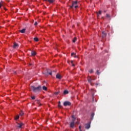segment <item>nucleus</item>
Here are the masks:
<instances>
[{"instance_id":"f257e3e1","label":"nucleus","mask_w":131,"mask_h":131,"mask_svg":"<svg viewBox=\"0 0 131 131\" xmlns=\"http://www.w3.org/2000/svg\"><path fill=\"white\" fill-rule=\"evenodd\" d=\"M72 121L70 124V126L71 128H74V127L76 124V122H75V121H76V118H75L74 116H72Z\"/></svg>"},{"instance_id":"f03ea898","label":"nucleus","mask_w":131,"mask_h":131,"mask_svg":"<svg viewBox=\"0 0 131 131\" xmlns=\"http://www.w3.org/2000/svg\"><path fill=\"white\" fill-rule=\"evenodd\" d=\"M31 88L34 93H37V92H40V91H41V86L40 85L38 86V87L31 86Z\"/></svg>"},{"instance_id":"7ed1b4c3","label":"nucleus","mask_w":131,"mask_h":131,"mask_svg":"<svg viewBox=\"0 0 131 131\" xmlns=\"http://www.w3.org/2000/svg\"><path fill=\"white\" fill-rule=\"evenodd\" d=\"M77 4H78V2H77V1L73 2L72 6H70V8L71 9H72V8L74 7L75 9H77L78 8V5H77Z\"/></svg>"},{"instance_id":"20e7f679","label":"nucleus","mask_w":131,"mask_h":131,"mask_svg":"<svg viewBox=\"0 0 131 131\" xmlns=\"http://www.w3.org/2000/svg\"><path fill=\"white\" fill-rule=\"evenodd\" d=\"M71 102L70 101H65L63 102V106L64 107H67V106H71Z\"/></svg>"},{"instance_id":"39448f33","label":"nucleus","mask_w":131,"mask_h":131,"mask_svg":"<svg viewBox=\"0 0 131 131\" xmlns=\"http://www.w3.org/2000/svg\"><path fill=\"white\" fill-rule=\"evenodd\" d=\"M52 75V71L50 69L47 70V74H45V75Z\"/></svg>"},{"instance_id":"423d86ee","label":"nucleus","mask_w":131,"mask_h":131,"mask_svg":"<svg viewBox=\"0 0 131 131\" xmlns=\"http://www.w3.org/2000/svg\"><path fill=\"white\" fill-rule=\"evenodd\" d=\"M102 38H105V37L107 36V33L105 31H102Z\"/></svg>"},{"instance_id":"0eeeda50","label":"nucleus","mask_w":131,"mask_h":131,"mask_svg":"<svg viewBox=\"0 0 131 131\" xmlns=\"http://www.w3.org/2000/svg\"><path fill=\"white\" fill-rule=\"evenodd\" d=\"M91 127V123H89L85 124V128L86 129H89Z\"/></svg>"},{"instance_id":"6e6552de","label":"nucleus","mask_w":131,"mask_h":131,"mask_svg":"<svg viewBox=\"0 0 131 131\" xmlns=\"http://www.w3.org/2000/svg\"><path fill=\"white\" fill-rule=\"evenodd\" d=\"M22 125H23V123L20 122V123H18L17 127H18V128H21L22 127Z\"/></svg>"},{"instance_id":"1a4fd4ad","label":"nucleus","mask_w":131,"mask_h":131,"mask_svg":"<svg viewBox=\"0 0 131 131\" xmlns=\"http://www.w3.org/2000/svg\"><path fill=\"white\" fill-rule=\"evenodd\" d=\"M1 9H4V10H7L6 8L4 7V2H3L2 1H1Z\"/></svg>"},{"instance_id":"9d476101","label":"nucleus","mask_w":131,"mask_h":131,"mask_svg":"<svg viewBox=\"0 0 131 131\" xmlns=\"http://www.w3.org/2000/svg\"><path fill=\"white\" fill-rule=\"evenodd\" d=\"M91 93L94 98V96L95 95V93H96V91L94 89H92L91 91Z\"/></svg>"},{"instance_id":"9b49d317","label":"nucleus","mask_w":131,"mask_h":131,"mask_svg":"<svg viewBox=\"0 0 131 131\" xmlns=\"http://www.w3.org/2000/svg\"><path fill=\"white\" fill-rule=\"evenodd\" d=\"M88 80L89 83L92 82V81L93 80V78H92V77H88Z\"/></svg>"},{"instance_id":"f8f14e48","label":"nucleus","mask_w":131,"mask_h":131,"mask_svg":"<svg viewBox=\"0 0 131 131\" xmlns=\"http://www.w3.org/2000/svg\"><path fill=\"white\" fill-rule=\"evenodd\" d=\"M56 78H58V79H61L62 78V76L60 75V74H57L56 75Z\"/></svg>"},{"instance_id":"ddd939ff","label":"nucleus","mask_w":131,"mask_h":131,"mask_svg":"<svg viewBox=\"0 0 131 131\" xmlns=\"http://www.w3.org/2000/svg\"><path fill=\"white\" fill-rule=\"evenodd\" d=\"M18 47H19V45H18V43L14 42L13 45V48L15 49Z\"/></svg>"},{"instance_id":"4468645a","label":"nucleus","mask_w":131,"mask_h":131,"mask_svg":"<svg viewBox=\"0 0 131 131\" xmlns=\"http://www.w3.org/2000/svg\"><path fill=\"white\" fill-rule=\"evenodd\" d=\"M25 31H26V29H23L22 30H20L19 31V32L21 33H25Z\"/></svg>"},{"instance_id":"2eb2a0df","label":"nucleus","mask_w":131,"mask_h":131,"mask_svg":"<svg viewBox=\"0 0 131 131\" xmlns=\"http://www.w3.org/2000/svg\"><path fill=\"white\" fill-rule=\"evenodd\" d=\"M68 94H69V92L68 90H64L63 91V95H67Z\"/></svg>"},{"instance_id":"dca6fc26","label":"nucleus","mask_w":131,"mask_h":131,"mask_svg":"<svg viewBox=\"0 0 131 131\" xmlns=\"http://www.w3.org/2000/svg\"><path fill=\"white\" fill-rule=\"evenodd\" d=\"M95 116V113H92L91 114V120L94 119V117Z\"/></svg>"},{"instance_id":"f3484780","label":"nucleus","mask_w":131,"mask_h":131,"mask_svg":"<svg viewBox=\"0 0 131 131\" xmlns=\"http://www.w3.org/2000/svg\"><path fill=\"white\" fill-rule=\"evenodd\" d=\"M43 91H48V88L46 86H43L42 88Z\"/></svg>"},{"instance_id":"a211bd4d","label":"nucleus","mask_w":131,"mask_h":131,"mask_svg":"<svg viewBox=\"0 0 131 131\" xmlns=\"http://www.w3.org/2000/svg\"><path fill=\"white\" fill-rule=\"evenodd\" d=\"M36 55V52L35 51H32L31 52V55L32 56H35Z\"/></svg>"},{"instance_id":"6ab92c4d","label":"nucleus","mask_w":131,"mask_h":131,"mask_svg":"<svg viewBox=\"0 0 131 131\" xmlns=\"http://www.w3.org/2000/svg\"><path fill=\"white\" fill-rule=\"evenodd\" d=\"M36 103H37V104H38V105H39V106H41V104H40V100H36Z\"/></svg>"},{"instance_id":"aec40b11","label":"nucleus","mask_w":131,"mask_h":131,"mask_svg":"<svg viewBox=\"0 0 131 131\" xmlns=\"http://www.w3.org/2000/svg\"><path fill=\"white\" fill-rule=\"evenodd\" d=\"M58 107H59V108H62V105H61V102L60 101H59V102H58Z\"/></svg>"},{"instance_id":"412c9836","label":"nucleus","mask_w":131,"mask_h":131,"mask_svg":"<svg viewBox=\"0 0 131 131\" xmlns=\"http://www.w3.org/2000/svg\"><path fill=\"white\" fill-rule=\"evenodd\" d=\"M101 13H102V11L99 10V13H97V17H99V15H101Z\"/></svg>"},{"instance_id":"4be33fe9","label":"nucleus","mask_w":131,"mask_h":131,"mask_svg":"<svg viewBox=\"0 0 131 131\" xmlns=\"http://www.w3.org/2000/svg\"><path fill=\"white\" fill-rule=\"evenodd\" d=\"M77 40V38L74 37V39H73V42H75Z\"/></svg>"},{"instance_id":"5701e85b","label":"nucleus","mask_w":131,"mask_h":131,"mask_svg":"<svg viewBox=\"0 0 131 131\" xmlns=\"http://www.w3.org/2000/svg\"><path fill=\"white\" fill-rule=\"evenodd\" d=\"M34 40H35V41H38V38L37 37L34 38Z\"/></svg>"},{"instance_id":"b1692460","label":"nucleus","mask_w":131,"mask_h":131,"mask_svg":"<svg viewBox=\"0 0 131 131\" xmlns=\"http://www.w3.org/2000/svg\"><path fill=\"white\" fill-rule=\"evenodd\" d=\"M19 115H20V116H23V115H24V113H23V111H21Z\"/></svg>"},{"instance_id":"393cba45","label":"nucleus","mask_w":131,"mask_h":131,"mask_svg":"<svg viewBox=\"0 0 131 131\" xmlns=\"http://www.w3.org/2000/svg\"><path fill=\"white\" fill-rule=\"evenodd\" d=\"M48 2H49L50 4L54 3V0H48Z\"/></svg>"},{"instance_id":"a878e982","label":"nucleus","mask_w":131,"mask_h":131,"mask_svg":"<svg viewBox=\"0 0 131 131\" xmlns=\"http://www.w3.org/2000/svg\"><path fill=\"white\" fill-rule=\"evenodd\" d=\"M96 72H97V74L98 75H100V72H99V70H97Z\"/></svg>"},{"instance_id":"bb28decb","label":"nucleus","mask_w":131,"mask_h":131,"mask_svg":"<svg viewBox=\"0 0 131 131\" xmlns=\"http://www.w3.org/2000/svg\"><path fill=\"white\" fill-rule=\"evenodd\" d=\"M19 116H16V117L15 118V120H17V119H19Z\"/></svg>"},{"instance_id":"cd10ccee","label":"nucleus","mask_w":131,"mask_h":131,"mask_svg":"<svg viewBox=\"0 0 131 131\" xmlns=\"http://www.w3.org/2000/svg\"><path fill=\"white\" fill-rule=\"evenodd\" d=\"M58 94H60V91H58L57 92H55L54 93V95H58Z\"/></svg>"},{"instance_id":"c85d7f7f","label":"nucleus","mask_w":131,"mask_h":131,"mask_svg":"<svg viewBox=\"0 0 131 131\" xmlns=\"http://www.w3.org/2000/svg\"><path fill=\"white\" fill-rule=\"evenodd\" d=\"M31 99H32V100H35V96H32Z\"/></svg>"},{"instance_id":"c756f323","label":"nucleus","mask_w":131,"mask_h":131,"mask_svg":"<svg viewBox=\"0 0 131 131\" xmlns=\"http://www.w3.org/2000/svg\"><path fill=\"white\" fill-rule=\"evenodd\" d=\"M93 72H94V70H91L90 71V73H93Z\"/></svg>"},{"instance_id":"7c9ffc66","label":"nucleus","mask_w":131,"mask_h":131,"mask_svg":"<svg viewBox=\"0 0 131 131\" xmlns=\"http://www.w3.org/2000/svg\"><path fill=\"white\" fill-rule=\"evenodd\" d=\"M107 18H110V15L109 14H106Z\"/></svg>"},{"instance_id":"2f4dec72","label":"nucleus","mask_w":131,"mask_h":131,"mask_svg":"<svg viewBox=\"0 0 131 131\" xmlns=\"http://www.w3.org/2000/svg\"><path fill=\"white\" fill-rule=\"evenodd\" d=\"M74 55H75V53H71V56H72V57L73 56H74Z\"/></svg>"},{"instance_id":"473e14b6","label":"nucleus","mask_w":131,"mask_h":131,"mask_svg":"<svg viewBox=\"0 0 131 131\" xmlns=\"http://www.w3.org/2000/svg\"><path fill=\"white\" fill-rule=\"evenodd\" d=\"M36 25H37V22L35 21L34 23V26H36Z\"/></svg>"},{"instance_id":"72a5a7b5","label":"nucleus","mask_w":131,"mask_h":131,"mask_svg":"<svg viewBox=\"0 0 131 131\" xmlns=\"http://www.w3.org/2000/svg\"><path fill=\"white\" fill-rule=\"evenodd\" d=\"M89 83H90L91 85H94V83H93V82H90Z\"/></svg>"},{"instance_id":"f704fd0d","label":"nucleus","mask_w":131,"mask_h":131,"mask_svg":"<svg viewBox=\"0 0 131 131\" xmlns=\"http://www.w3.org/2000/svg\"><path fill=\"white\" fill-rule=\"evenodd\" d=\"M74 58H77V56L76 55H75Z\"/></svg>"},{"instance_id":"c9c22d12","label":"nucleus","mask_w":131,"mask_h":131,"mask_svg":"<svg viewBox=\"0 0 131 131\" xmlns=\"http://www.w3.org/2000/svg\"><path fill=\"white\" fill-rule=\"evenodd\" d=\"M72 66H75V65L74 64H73V63H72Z\"/></svg>"},{"instance_id":"e433bc0d","label":"nucleus","mask_w":131,"mask_h":131,"mask_svg":"<svg viewBox=\"0 0 131 131\" xmlns=\"http://www.w3.org/2000/svg\"><path fill=\"white\" fill-rule=\"evenodd\" d=\"M71 63H72V64H73V61H71Z\"/></svg>"},{"instance_id":"4c0bfd02","label":"nucleus","mask_w":131,"mask_h":131,"mask_svg":"<svg viewBox=\"0 0 131 131\" xmlns=\"http://www.w3.org/2000/svg\"><path fill=\"white\" fill-rule=\"evenodd\" d=\"M92 80H95V79L92 78Z\"/></svg>"},{"instance_id":"58836bf2","label":"nucleus","mask_w":131,"mask_h":131,"mask_svg":"<svg viewBox=\"0 0 131 131\" xmlns=\"http://www.w3.org/2000/svg\"><path fill=\"white\" fill-rule=\"evenodd\" d=\"M44 1H45V2H47V1L48 2V0H44Z\"/></svg>"},{"instance_id":"ea45409f","label":"nucleus","mask_w":131,"mask_h":131,"mask_svg":"<svg viewBox=\"0 0 131 131\" xmlns=\"http://www.w3.org/2000/svg\"><path fill=\"white\" fill-rule=\"evenodd\" d=\"M96 84H97V85H98V83H97Z\"/></svg>"},{"instance_id":"a19ab883","label":"nucleus","mask_w":131,"mask_h":131,"mask_svg":"<svg viewBox=\"0 0 131 131\" xmlns=\"http://www.w3.org/2000/svg\"><path fill=\"white\" fill-rule=\"evenodd\" d=\"M14 73H16V72H15Z\"/></svg>"}]
</instances>
